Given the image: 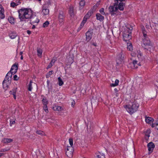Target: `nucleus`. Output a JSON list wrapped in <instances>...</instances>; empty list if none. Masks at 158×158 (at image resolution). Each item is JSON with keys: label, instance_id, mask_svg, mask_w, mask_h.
<instances>
[{"label": "nucleus", "instance_id": "obj_1", "mask_svg": "<svg viewBox=\"0 0 158 158\" xmlns=\"http://www.w3.org/2000/svg\"><path fill=\"white\" fill-rule=\"evenodd\" d=\"M19 18L21 21H26V19H30V23L33 25L38 23L39 20L37 17L32 14L31 9L23 8L18 10Z\"/></svg>", "mask_w": 158, "mask_h": 158}, {"label": "nucleus", "instance_id": "obj_2", "mask_svg": "<svg viewBox=\"0 0 158 158\" xmlns=\"http://www.w3.org/2000/svg\"><path fill=\"white\" fill-rule=\"evenodd\" d=\"M142 30L143 35L142 37L143 42V47H145V49H147L148 50L149 48H151L152 47V44L147 35V32L144 27L142 28Z\"/></svg>", "mask_w": 158, "mask_h": 158}, {"label": "nucleus", "instance_id": "obj_3", "mask_svg": "<svg viewBox=\"0 0 158 158\" xmlns=\"http://www.w3.org/2000/svg\"><path fill=\"white\" fill-rule=\"evenodd\" d=\"M123 7V5L121 4H118V2H114V6H110L109 7V10L110 14L112 15L115 14V12L118 9L120 10L123 11L124 9Z\"/></svg>", "mask_w": 158, "mask_h": 158}, {"label": "nucleus", "instance_id": "obj_4", "mask_svg": "<svg viewBox=\"0 0 158 158\" xmlns=\"http://www.w3.org/2000/svg\"><path fill=\"white\" fill-rule=\"evenodd\" d=\"M139 106V104L136 101H135L132 102L131 105H126L125 108L129 113L132 114L137 111Z\"/></svg>", "mask_w": 158, "mask_h": 158}, {"label": "nucleus", "instance_id": "obj_5", "mask_svg": "<svg viewBox=\"0 0 158 158\" xmlns=\"http://www.w3.org/2000/svg\"><path fill=\"white\" fill-rule=\"evenodd\" d=\"M69 142L70 146L67 147L66 151V154L68 156L70 157L72 156L73 151L72 147L73 145V139L70 138L69 139Z\"/></svg>", "mask_w": 158, "mask_h": 158}, {"label": "nucleus", "instance_id": "obj_6", "mask_svg": "<svg viewBox=\"0 0 158 158\" xmlns=\"http://www.w3.org/2000/svg\"><path fill=\"white\" fill-rule=\"evenodd\" d=\"M131 30L128 29V28H127L123 31V40L125 41H127L131 39Z\"/></svg>", "mask_w": 158, "mask_h": 158}, {"label": "nucleus", "instance_id": "obj_7", "mask_svg": "<svg viewBox=\"0 0 158 158\" xmlns=\"http://www.w3.org/2000/svg\"><path fill=\"white\" fill-rule=\"evenodd\" d=\"M64 13L62 11L60 12L58 16V21L60 24L62 25L64 23Z\"/></svg>", "mask_w": 158, "mask_h": 158}, {"label": "nucleus", "instance_id": "obj_8", "mask_svg": "<svg viewBox=\"0 0 158 158\" xmlns=\"http://www.w3.org/2000/svg\"><path fill=\"white\" fill-rule=\"evenodd\" d=\"M138 61L136 60H134L130 64L131 67L132 69H136L138 68V65L141 66V64L140 62L137 63Z\"/></svg>", "mask_w": 158, "mask_h": 158}, {"label": "nucleus", "instance_id": "obj_9", "mask_svg": "<svg viewBox=\"0 0 158 158\" xmlns=\"http://www.w3.org/2000/svg\"><path fill=\"white\" fill-rule=\"evenodd\" d=\"M93 34L92 30L88 31L86 33V40L87 41H89L91 39Z\"/></svg>", "mask_w": 158, "mask_h": 158}, {"label": "nucleus", "instance_id": "obj_10", "mask_svg": "<svg viewBox=\"0 0 158 158\" xmlns=\"http://www.w3.org/2000/svg\"><path fill=\"white\" fill-rule=\"evenodd\" d=\"M10 81H6V80H4L3 81L2 84L3 88L5 90H6L8 88L9 85L10 84Z\"/></svg>", "mask_w": 158, "mask_h": 158}, {"label": "nucleus", "instance_id": "obj_11", "mask_svg": "<svg viewBox=\"0 0 158 158\" xmlns=\"http://www.w3.org/2000/svg\"><path fill=\"white\" fill-rule=\"evenodd\" d=\"M148 147L149 151L152 152L154 147L155 145L152 142H150L148 144Z\"/></svg>", "mask_w": 158, "mask_h": 158}, {"label": "nucleus", "instance_id": "obj_12", "mask_svg": "<svg viewBox=\"0 0 158 158\" xmlns=\"http://www.w3.org/2000/svg\"><path fill=\"white\" fill-rule=\"evenodd\" d=\"M4 11V9L2 6L0 5V18L1 19H3L5 17Z\"/></svg>", "mask_w": 158, "mask_h": 158}, {"label": "nucleus", "instance_id": "obj_13", "mask_svg": "<svg viewBox=\"0 0 158 158\" xmlns=\"http://www.w3.org/2000/svg\"><path fill=\"white\" fill-rule=\"evenodd\" d=\"M51 1L50 0H48L46 1L45 4L43 5L42 8H48L51 5Z\"/></svg>", "mask_w": 158, "mask_h": 158}, {"label": "nucleus", "instance_id": "obj_14", "mask_svg": "<svg viewBox=\"0 0 158 158\" xmlns=\"http://www.w3.org/2000/svg\"><path fill=\"white\" fill-rule=\"evenodd\" d=\"M96 16L97 19L99 20L100 21H102L104 19V17L102 16L100 13H98L96 14Z\"/></svg>", "mask_w": 158, "mask_h": 158}, {"label": "nucleus", "instance_id": "obj_15", "mask_svg": "<svg viewBox=\"0 0 158 158\" xmlns=\"http://www.w3.org/2000/svg\"><path fill=\"white\" fill-rule=\"evenodd\" d=\"M17 66L14 64L12 66L10 71H12V73H14L15 74L17 72Z\"/></svg>", "mask_w": 158, "mask_h": 158}, {"label": "nucleus", "instance_id": "obj_16", "mask_svg": "<svg viewBox=\"0 0 158 158\" xmlns=\"http://www.w3.org/2000/svg\"><path fill=\"white\" fill-rule=\"evenodd\" d=\"M13 141V139L10 138H5L2 139V142L5 143H10Z\"/></svg>", "mask_w": 158, "mask_h": 158}, {"label": "nucleus", "instance_id": "obj_17", "mask_svg": "<svg viewBox=\"0 0 158 158\" xmlns=\"http://www.w3.org/2000/svg\"><path fill=\"white\" fill-rule=\"evenodd\" d=\"M42 13L44 15H48L49 13V10L48 8H42Z\"/></svg>", "mask_w": 158, "mask_h": 158}, {"label": "nucleus", "instance_id": "obj_18", "mask_svg": "<svg viewBox=\"0 0 158 158\" xmlns=\"http://www.w3.org/2000/svg\"><path fill=\"white\" fill-rule=\"evenodd\" d=\"M118 60H119L120 62H121L123 60L124 58V56L123 54V53L122 52H120L118 55Z\"/></svg>", "mask_w": 158, "mask_h": 158}, {"label": "nucleus", "instance_id": "obj_19", "mask_svg": "<svg viewBox=\"0 0 158 158\" xmlns=\"http://www.w3.org/2000/svg\"><path fill=\"white\" fill-rule=\"evenodd\" d=\"M145 121L147 123H150L153 122V119L151 117H147L145 118Z\"/></svg>", "mask_w": 158, "mask_h": 158}, {"label": "nucleus", "instance_id": "obj_20", "mask_svg": "<svg viewBox=\"0 0 158 158\" xmlns=\"http://www.w3.org/2000/svg\"><path fill=\"white\" fill-rule=\"evenodd\" d=\"M126 0H114V2H117L118 3V4H121L123 5V7L124 8L125 6V3L123 2H125Z\"/></svg>", "mask_w": 158, "mask_h": 158}, {"label": "nucleus", "instance_id": "obj_21", "mask_svg": "<svg viewBox=\"0 0 158 158\" xmlns=\"http://www.w3.org/2000/svg\"><path fill=\"white\" fill-rule=\"evenodd\" d=\"M73 10V7L72 6L70 7L69 13L71 17H73L74 16Z\"/></svg>", "mask_w": 158, "mask_h": 158}, {"label": "nucleus", "instance_id": "obj_22", "mask_svg": "<svg viewBox=\"0 0 158 158\" xmlns=\"http://www.w3.org/2000/svg\"><path fill=\"white\" fill-rule=\"evenodd\" d=\"M93 14V12L91 11H89L84 16L85 18L88 19L91 16L92 14Z\"/></svg>", "mask_w": 158, "mask_h": 158}, {"label": "nucleus", "instance_id": "obj_23", "mask_svg": "<svg viewBox=\"0 0 158 158\" xmlns=\"http://www.w3.org/2000/svg\"><path fill=\"white\" fill-rule=\"evenodd\" d=\"M17 36L16 33L15 32H12L9 34L10 37L12 39L15 38Z\"/></svg>", "mask_w": 158, "mask_h": 158}, {"label": "nucleus", "instance_id": "obj_24", "mask_svg": "<svg viewBox=\"0 0 158 158\" xmlns=\"http://www.w3.org/2000/svg\"><path fill=\"white\" fill-rule=\"evenodd\" d=\"M53 109L54 110L60 111L61 110V107L60 106H56L53 107Z\"/></svg>", "mask_w": 158, "mask_h": 158}, {"label": "nucleus", "instance_id": "obj_25", "mask_svg": "<svg viewBox=\"0 0 158 158\" xmlns=\"http://www.w3.org/2000/svg\"><path fill=\"white\" fill-rule=\"evenodd\" d=\"M119 80L118 79H116L114 83H112L110 85V86L112 87L116 86L118 85Z\"/></svg>", "mask_w": 158, "mask_h": 158}, {"label": "nucleus", "instance_id": "obj_26", "mask_svg": "<svg viewBox=\"0 0 158 158\" xmlns=\"http://www.w3.org/2000/svg\"><path fill=\"white\" fill-rule=\"evenodd\" d=\"M127 49L131 51L133 50L132 46L131 44L127 43Z\"/></svg>", "mask_w": 158, "mask_h": 158}, {"label": "nucleus", "instance_id": "obj_27", "mask_svg": "<svg viewBox=\"0 0 158 158\" xmlns=\"http://www.w3.org/2000/svg\"><path fill=\"white\" fill-rule=\"evenodd\" d=\"M8 20L11 24H14V23H15L14 19L12 17H9L8 18Z\"/></svg>", "mask_w": 158, "mask_h": 158}, {"label": "nucleus", "instance_id": "obj_28", "mask_svg": "<svg viewBox=\"0 0 158 158\" xmlns=\"http://www.w3.org/2000/svg\"><path fill=\"white\" fill-rule=\"evenodd\" d=\"M58 85L59 86H61L63 84V82L62 81L61 78L59 77L58 78Z\"/></svg>", "mask_w": 158, "mask_h": 158}, {"label": "nucleus", "instance_id": "obj_29", "mask_svg": "<svg viewBox=\"0 0 158 158\" xmlns=\"http://www.w3.org/2000/svg\"><path fill=\"white\" fill-rule=\"evenodd\" d=\"M37 52L38 56H40L42 53V51L41 49H38L37 50Z\"/></svg>", "mask_w": 158, "mask_h": 158}, {"label": "nucleus", "instance_id": "obj_30", "mask_svg": "<svg viewBox=\"0 0 158 158\" xmlns=\"http://www.w3.org/2000/svg\"><path fill=\"white\" fill-rule=\"evenodd\" d=\"M32 81H30V83L28 85V89L29 91H31L32 89Z\"/></svg>", "mask_w": 158, "mask_h": 158}, {"label": "nucleus", "instance_id": "obj_31", "mask_svg": "<svg viewBox=\"0 0 158 158\" xmlns=\"http://www.w3.org/2000/svg\"><path fill=\"white\" fill-rule=\"evenodd\" d=\"M80 6L81 7H83L85 5V2L84 0H81L79 3Z\"/></svg>", "mask_w": 158, "mask_h": 158}, {"label": "nucleus", "instance_id": "obj_32", "mask_svg": "<svg viewBox=\"0 0 158 158\" xmlns=\"http://www.w3.org/2000/svg\"><path fill=\"white\" fill-rule=\"evenodd\" d=\"M152 127H156L158 130V120H157L156 123H152Z\"/></svg>", "mask_w": 158, "mask_h": 158}, {"label": "nucleus", "instance_id": "obj_33", "mask_svg": "<svg viewBox=\"0 0 158 158\" xmlns=\"http://www.w3.org/2000/svg\"><path fill=\"white\" fill-rule=\"evenodd\" d=\"M99 12L100 13V14L102 15H105L106 13L104 12V9L103 8H101L99 10Z\"/></svg>", "mask_w": 158, "mask_h": 158}, {"label": "nucleus", "instance_id": "obj_34", "mask_svg": "<svg viewBox=\"0 0 158 158\" xmlns=\"http://www.w3.org/2000/svg\"><path fill=\"white\" fill-rule=\"evenodd\" d=\"M13 73L11 71H9L6 75V77L7 78V76H8L11 78L12 73Z\"/></svg>", "mask_w": 158, "mask_h": 158}, {"label": "nucleus", "instance_id": "obj_35", "mask_svg": "<svg viewBox=\"0 0 158 158\" xmlns=\"http://www.w3.org/2000/svg\"><path fill=\"white\" fill-rule=\"evenodd\" d=\"M49 22L48 21H46L43 24V27H47L48 26L49 24Z\"/></svg>", "mask_w": 158, "mask_h": 158}, {"label": "nucleus", "instance_id": "obj_36", "mask_svg": "<svg viewBox=\"0 0 158 158\" xmlns=\"http://www.w3.org/2000/svg\"><path fill=\"white\" fill-rule=\"evenodd\" d=\"M18 5V3L13 2L11 3L10 6L12 7H14L15 6H17Z\"/></svg>", "mask_w": 158, "mask_h": 158}, {"label": "nucleus", "instance_id": "obj_37", "mask_svg": "<svg viewBox=\"0 0 158 158\" xmlns=\"http://www.w3.org/2000/svg\"><path fill=\"white\" fill-rule=\"evenodd\" d=\"M97 157L98 158H106L104 155L101 154L97 155Z\"/></svg>", "mask_w": 158, "mask_h": 158}, {"label": "nucleus", "instance_id": "obj_38", "mask_svg": "<svg viewBox=\"0 0 158 158\" xmlns=\"http://www.w3.org/2000/svg\"><path fill=\"white\" fill-rule=\"evenodd\" d=\"M36 133L39 135H43L44 134V132L38 130L36 131Z\"/></svg>", "mask_w": 158, "mask_h": 158}, {"label": "nucleus", "instance_id": "obj_39", "mask_svg": "<svg viewBox=\"0 0 158 158\" xmlns=\"http://www.w3.org/2000/svg\"><path fill=\"white\" fill-rule=\"evenodd\" d=\"M150 133V130H147L146 133L145 134V135L147 136L148 137L150 136L149 134Z\"/></svg>", "mask_w": 158, "mask_h": 158}, {"label": "nucleus", "instance_id": "obj_40", "mask_svg": "<svg viewBox=\"0 0 158 158\" xmlns=\"http://www.w3.org/2000/svg\"><path fill=\"white\" fill-rule=\"evenodd\" d=\"M56 61V59L55 58H53L52 59L51 62H50L49 64H51V65H52V66H53V65L54 64V63H55Z\"/></svg>", "mask_w": 158, "mask_h": 158}, {"label": "nucleus", "instance_id": "obj_41", "mask_svg": "<svg viewBox=\"0 0 158 158\" xmlns=\"http://www.w3.org/2000/svg\"><path fill=\"white\" fill-rule=\"evenodd\" d=\"M53 72V71H50L46 75L47 77L48 78V77H50V76L52 74Z\"/></svg>", "mask_w": 158, "mask_h": 158}, {"label": "nucleus", "instance_id": "obj_42", "mask_svg": "<svg viewBox=\"0 0 158 158\" xmlns=\"http://www.w3.org/2000/svg\"><path fill=\"white\" fill-rule=\"evenodd\" d=\"M44 109L45 111L46 112H48V110L47 106V105H44Z\"/></svg>", "mask_w": 158, "mask_h": 158}, {"label": "nucleus", "instance_id": "obj_43", "mask_svg": "<svg viewBox=\"0 0 158 158\" xmlns=\"http://www.w3.org/2000/svg\"><path fill=\"white\" fill-rule=\"evenodd\" d=\"M16 89H14L12 91H10V93L11 94H16Z\"/></svg>", "mask_w": 158, "mask_h": 158}, {"label": "nucleus", "instance_id": "obj_44", "mask_svg": "<svg viewBox=\"0 0 158 158\" xmlns=\"http://www.w3.org/2000/svg\"><path fill=\"white\" fill-rule=\"evenodd\" d=\"M4 80H6V81H10V82H11V78H10L9 77L7 76V78L6 77H6Z\"/></svg>", "mask_w": 158, "mask_h": 158}, {"label": "nucleus", "instance_id": "obj_45", "mask_svg": "<svg viewBox=\"0 0 158 158\" xmlns=\"http://www.w3.org/2000/svg\"><path fill=\"white\" fill-rule=\"evenodd\" d=\"M42 102L44 105H47V101L46 99H43L42 100Z\"/></svg>", "mask_w": 158, "mask_h": 158}, {"label": "nucleus", "instance_id": "obj_46", "mask_svg": "<svg viewBox=\"0 0 158 158\" xmlns=\"http://www.w3.org/2000/svg\"><path fill=\"white\" fill-rule=\"evenodd\" d=\"M87 19L86 18L85 19V17L84 18L83 20L81 22V23H82V25H84L85 23H86L87 21Z\"/></svg>", "mask_w": 158, "mask_h": 158}, {"label": "nucleus", "instance_id": "obj_47", "mask_svg": "<svg viewBox=\"0 0 158 158\" xmlns=\"http://www.w3.org/2000/svg\"><path fill=\"white\" fill-rule=\"evenodd\" d=\"M15 123V120H10V125L11 126L12 124H14Z\"/></svg>", "mask_w": 158, "mask_h": 158}, {"label": "nucleus", "instance_id": "obj_48", "mask_svg": "<svg viewBox=\"0 0 158 158\" xmlns=\"http://www.w3.org/2000/svg\"><path fill=\"white\" fill-rule=\"evenodd\" d=\"M141 56H142V54L140 53V52L139 51V52H138L137 57L139 58H141Z\"/></svg>", "mask_w": 158, "mask_h": 158}, {"label": "nucleus", "instance_id": "obj_49", "mask_svg": "<svg viewBox=\"0 0 158 158\" xmlns=\"http://www.w3.org/2000/svg\"><path fill=\"white\" fill-rule=\"evenodd\" d=\"M17 76L16 75H14V80H17L18 79L17 78Z\"/></svg>", "mask_w": 158, "mask_h": 158}, {"label": "nucleus", "instance_id": "obj_50", "mask_svg": "<svg viewBox=\"0 0 158 158\" xmlns=\"http://www.w3.org/2000/svg\"><path fill=\"white\" fill-rule=\"evenodd\" d=\"M52 65L51 64H49V65H48L47 67V69H49L52 66Z\"/></svg>", "mask_w": 158, "mask_h": 158}, {"label": "nucleus", "instance_id": "obj_51", "mask_svg": "<svg viewBox=\"0 0 158 158\" xmlns=\"http://www.w3.org/2000/svg\"><path fill=\"white\" fill-rule=\"evenodd\" d=\"M27 33L29 35H30L31 33V32L29 30H27Z\"/></svg>", "mask_w": 158, "mask_h": 158}, {"label": "nucleus", "instance_id": "obj_52", "mask_svg": "<svg viewBox=\"0 0 158 158\" xmlns=\"http://www.w3.org/2000/svg\"><path fill=\"white\" fill-rule=\"evenodd\" d=\"M75 103L74 102L73 103V102L71 104V106H72L73 107L74 106V105H75Z\"/></svg>", "mask_w": 158, "mask_h": 158}, {"label": "nucleus", "instance_id": "obj_53", "mask_svg": "<svg viewBox=\"0 0 158 158\" xmlns=\"http://www.w3.org/2000/svg\"><path fill=\"white\" fill-rule=\"evenodd\" d=\"M13 95L14 96V98L15 99L16 98V94H13Z\"/></svg>", "mask_w": 158, "mask_h": 158}, {"label": "nucleus", "instance_id": "obj_54", "mask_svg": "<svg viewBox=\"0 0 158 158\" xmlns=\"http://www.w3.org/2000/svg\"><path fill=\"white\" fill-rule=\"evenodd\" d=\"M84 25H82V23H81L80 25V27L81 28L83 26H84Z\"/></svg>", "mask_w": 158, "mask_h": 158}, {"label": "nucleus", "instance_id": "obj_55", "mask_svg": "<svg viewBox=\"0 0 158 158\" xmlns=\"http://www.w3.org/2000/svg\"><path fill=\"white\" fill-rule=\"evenodd\" d=\"M32 25H33V26H32V29H34L35 28V26L33 24Z\"/></svg>", "mask_w": 158, "mask_h": 158}, {"label": "nucleus", "instance_id": "obj_56", "mask_svg": "<svg viewBox=\"0 0 158 158\" xmlns=\"http://www.w3.org/2000/svg\"><path fill=\"white\" fill-rule=\"evenodd\" d=\"M3 155V154L2 153H0V157L2 156Z\"/></svg>", "mask_w": 158, "mask_h": 158}, {"label": "nucleus", "instance_id": "obj_57", "mask_svg": "<svg viewBox=\"0 0 158 158\" xmlns=\"http://www.w3.org/2000/svg\"><path fill=\"white\" fill-rule=\"evenodd\" d=\"M23 52H20L19 54H20V55L22 56V54H23Z\"/></svg>", "mask_w": 158, "mask_h": 158}, {"label": "nucleus", "instance_id": "obj_58", "mask_svg": "<svg viewBox=\"0 0 158 158\" xmlns=\"http://www.w3.org/2000/svg\"><path fill=\"white\" fill-rule=\"evenodd\" d=\"M21 58V60H23V56H22V55L21 56V58Z\"/></svg>", "mask_w": 158, "mask_h": 158}, {"label": "nucleus", "instance_id": "obj_59", "mask_svg": "<svg viewBox=\"0 0 158 158\" xmlns=\"http://www.w3.org/2000/svg\"><path fill=\"white\" fill-rule=\"evenodd\" d=\"M93 44V45H94V46H96V44H95V43H93V44Z\"/></svg>", "mask_w": 158, "mask_h": 158}, {"label": "nucleus", "instance_id": "obj_60", "mask_svg": "<svg viewBox=\"0 0 158 158\" xmlns=\"http://www.w3.org/2000/svg\"><path fill=\"white\" fill-rule=\"evenodd\" d=\"M7 151V150H6V149H4L3 150V152H5V151Z\"/></svg>", "mask_w": 158, "mask_h": 158}, {"label": "nucleus", "instance_id": "obj_61", "mask_svg": "<svg viewBox=\"0 0 158 158\" xmlns=\"http://www.w3.org/2000/svg\"><path fill=\"white\" fill-rule=\"evenodd\" d=\"M114 90L116 91V92H117L118 91V90H117V89L116 88L115 89H114Z\"/></svg>", "mask_w": 158, "mask_h": 158}, {"label": "nucleus", "instance_id": "obj_62", "mask_svg": "<svg viewBox=\"0 0 158 158\" xmlns=\"http://www.w3.org/2000/svg\"><path fill=\"white\" fill-rule=\"evenodd\" d=\"M120 64V63H119V62H117V64Z\"/></svg>", "mask_w": 158, "mask_h": 158}, {"label": "nucleus", "instance_id": "obj_63", "mask_svg": "<svg viewBox=\"0 0 158 158\" xmlns=\"http://www.w3.org/2000/svg\"><path fill=\"white\" fill-rule=\"evenodd\" d=\"M95 6H94V7H95ZM96 7H97V6H96Z\"/></svg>", "mask_w": 158, "mask_h": 158}]
</instances>
